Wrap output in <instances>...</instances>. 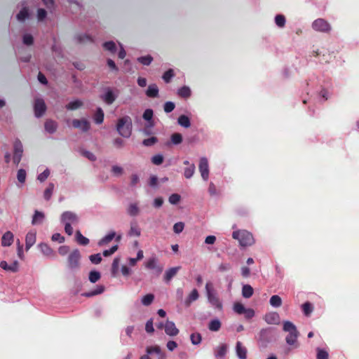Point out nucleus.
Masks as SVG:
<instances>
[{
    "label": "nucleus",
    "mask_w": 359,
    "mask_h": 359,
    "mask_svg": "<svg viewBox=\"0 0 359 359\" xmlns=\"http://www.w3.org/2000/svg\"><path fill=\"white\" fill-rule=\"evenodd\" d=\"M137 60L144 65H149L153 60V57L151 55L142 56L138 57Z\"/></svg>",
    "instance_id": "nucleus-50"
},
{
    "label": "nucleus",
    "mask_w": 359,
    "mask_h": 359,
    "mask_svg": "<svg viewBox=\"0 0 359 359\" xmlns=\"http://www.w3.org/2000/svg\"><path fill=\"white\" fill-rule=\"evenodd\" d=\"M181 266H175L167 270L164 275V280L165 282H169L174 276H176Z\"/></svg>",
    "instance_id": "nucleus-20"
},
{
    "label": "nucleus",
    "mask_w": 359,
    "mask_h": 359,
    "mask_svg": "<svg viewBox=\"0 0 359 359\" xmlns=\"http://www.w3.org/2000/svg\"><path fill=\"white\" fill-rule=\"evenodd\" d=\"M116 236V233L114 231H111L109 233H108L107 236H105L104 238H102L99 242L98 245L100 246L108 244L109 242H111L114 238Z\"/></svg>",
    "instance_id": "nucleus-31"
},
{
    "label": "nucleus",
    "mask_w": 359,
    "mask_h": 359,
    "mask_svg": "<svg viewBox=\"0 0 359 359\" xmlns=\"http://www.w3.org/2000/svg\"><path fill=\"white\" fill-rule=\"evenodd\" d=\"M104 291V286H103V285H97L95 290H94L93 291H90V292H86L83 295L86 297H93V296L100 294Z\"/></svg>",
    "instance_id": "nucleus-30"
},
{
    "label": "nucleus",
    "mask_w": 359,
    "mask_h": 359,
    "mask_svg": "<svg viewBox=\"0 0 359 359\" xmlns=\"http://www.w3.org/2000/svg\"><path fill=\"white\" fill-rule=\"evenodd\" d=\"M151 162L154 165H159L163 162V156L161 154L154 155L151 158Z\"/></svg>",
    "instance_id": "nucleus-59"
},
{
    "label": "nucleus",
    "mask_w": 359,
    "mask_h": 359,
    "mask_svg": "<svg viewBox=\"0 0 359 359\" xmlns=\"http://www.w3.org/2000/svg\"><path fill=\"white\" fill-rule=\"evenodd\" d=\"M76 241L81 245H87L89 243V239L83 236L80 231L76 232Z\"/></svg>",
    "instance_id": "nucleus-32"
},
{
    "label": "nucleus",
    "mask_w": 359,
    "mask_h": 359,
    "mask_svg": "<svg viewBox=\"0 0 359 359\" xmlns=\"http://www.w3.org/2000/svg\"><path fill=\"white\" fill-rule=\"evenodd\" d=\"M269 302L273 307L276 308L280 307L282 305L281 298L276 294L271 296Z\"/></svg>",
    "instance_id": "nucleus-36"
},
{
    "label": "nucleus",
    "mask_w": 359,
    "mask_h": 359,
    "mask_svg": "<svg viewBox=\"0 0 359 359\" xmlns=\"http://www.w3.org/2000/svg\"><path fill=\"white\" fill-rule=\"evenodd\" d=\"M41 252L46 257H54L55 252L46 243H41L39 245Z\"/></svg>",
    "instance_id": "nucleus-21"
},
{
    "label": "nucleus",
    "mask_w": 359,
    "mask_h": 359,
    "mask_svg": "<svg viewBox=\"0 0 359 359\" xmlns=\"http://www.w3.org/2000/svg\"><path fill=\"white\" fill-rule=\"evenodd\" d=\"M191 341L193 344H199L201 341L202 337L199 333H193L190 336Z\"/></svg>",
    "instance_id": "nucleus-52"
},
{
    "label": "nucleus",
    "mask_w": 359,
    "mask_h": 359,
    "mask_svg": "<svg viewBox=\"0 0 359 359\" xmlns=\"http://www.w3.org/2000/svg\"><path fill=\"white\" fill-rule=\"evenodd\" d=\"M175 107V104L174 102H166L164 104L163 109H164L165 112L170 113V112H171V111H172L174 110Z\"/></svg>",
    "instance_id": "nucleus-61"
},
{
    "label": "nucleus",
    "mask_w": 359,
    "mask_h": 359,
    "mask_svg": "<svg viewBox=\"0 0 359 359\" xmlns=\"http://www.w3.org/2000/svg\"><path fill=\"white\" fill-rule=\"evenodd\" d=\"M199 171L201 172L202 178L205 181H207L209 177V168L208 160L205 157H203L200 159Z\"/></svg>",
    "instance_id": "nucleus-9"
},
{
    "label": "nucleus",
    "mask_w": 359,
    "mask_h": 359,
    "mask_svg": "<svg viewBox=\"0 0 359 359\" xmlns=\"http://www.w3.org/2000/svg\"><path fill=\"white\" fill-rule=\"evenodd\" d=\"M146 352L148 354L156 353V355L162 352L161 348L158 346H147Z\"/></svg>",
    "instance_id": "nucleus-54"
},
{
    "label": "nucleus",
    "mask_w": 359,
    "mask_h": 359,
    "mask_svg": "<svg viewBox=\"0 0 359 359\" xmlns=\"http://www.w3.org/2000/svg\"><path fill=\"white\" fill-rule=\"evenodd\" d=\"M76 39L80 43H92L93 41L91 36L87 34H79L76 36Z\"/></svg>",
    "instance_id": "nucleus-41"
},
{
    "label": "nucleus",
    "mask_w": 359,
    "mask_h": 359,
    "mask_svg": "<svg viewBox=\"0 0 359 359\" xmlns=\"http://www.w3.org/2000/svg\"><path fill=\"white\" fill-rule=\"evenodd\" d=\"M328 353L319 348H317V359H328Z\"/></svg>",
    "instance_id": "nucleus-60"
},
{
    "label": "nucleus",
    "mask_w": 359,
    "mask_h": 359,
    "mask_svg": "<svg viewBox=\"0 0 359 359\" xmlns=\"http://www.w3.org/2000/svg\"><path fill=\"white\" fill-rule=\"evenodd\" d=\"M205 290L209 302L215 308L222 309V304L214 291V287L212 283L208 282L206 283Z\"/></svg>",
    "instance_id": "nucleus-5"
},
{
    "label": "nucleus",
    "mask_w": 359,
    "mask_h": 359,
    "mask_svg": "<svg viewBox=\"0 0 359 359\" xmlns=\"http://www.w3.org/2000/svg\"><path fill=\"white\" fill-rule=\"evenodd\" d=\"M83 106V102L79 100H76L72 102H70L68 104L66 105V109L68 110H76Z\"/></svg>",
    "instance_id": "nucleus-34"
},
{
    "label": "nucleus",
    "mask_w": 359,
    "mask_h": 359,
    "mask_svg": "<svg viewBox=\"0 0 359 359\" xmlns=\"http://www.w3.org/2000/svg\"><path fill=\"white\" fill-rule=\"evenodd\" d=\"M302 307L304 315L306 316H309L312 313L313 309L312 304L309 302L303 304Z\"/></svg>",
    "instance_id": "nucleus-44"
},
{
    "label": "nucleus",
    "mask_w": 359,
    "mask_h": 359,
    "mask_svg": "<svg viewBox=\"0 0 359 359\" xmlns=\"http://www.w3.org/2000/svg\"><path fill=\"white\" fill-rule=\"evenodd\" d=\"M154 116V111L151 109H147L144 111L143 114V118L147 121V124H149L150 128H153L154 126V121H153L152 118Z\"/></svg>",
    "instance_id": "nucleus-22"
},
{
    "label": "nucleus",
    "mask_w": 359,
    "mask_h": 359,
    "mask_svg": "<svg viewBox=\"0 0 359 359\" xmlns=\"http://www.w3.org/2000/svg\"><path fill=\"white\" fill-rule=\"evenodd\" d=\"M44 128L46 132H48L50 134L54 133L57 128V123L51 119H48L45 122Z\"/></svg>",
    "instance_id": "nucleus-18"
},
{
    "label": "nucleus",
    "mask_w": 359,
    "mask_h": 359,
    "mask_svg": "<svg viewBox=\"0 0 359 359\" xmlns=\"http://www.w3.org/2000/svg\"><path fill=\"white\" fill-rule=\"evenodd\" d=\"M28 17V11L26 8H22L17 15L18 20H25Z\"/></svg>",
    "instance_id": "nucleus-63"
},
{
    "label": "nucleus",
    "mask_w": 359,
    "mask_h": 359,
    "mask_svg": "<svg viewBox=\"0 0 359 359\" xmlns=\"http://www.w3.org/2000/svg\"><path fill=\"white\" fill-rule=\"evenodd\" d=\"M236 355L240 359L247 358V348L241 341H237L236 346Z\"/></svg>",
    "instance_id": "nucleus-16"
},
{
    "label": "nucleus",
    "mask_w": 359,
    "mask_h": 359,
    "mask_svg": "<svg viewBox=\"0 0 359 359\" xmlns=\"http://www.w3.org/2000/svg\"><path fill=\"white\" fill-rule=\"evenodd\" d=\"M146 95L149 97H156L158 96V88L156 84H150L146 91Z\"/></svg>",
    "instance_id": "nucleus-24"
},
{
    "label": "nucleus",
    "mask_w": 359,
    "mask_h": 359,
    "mask_svg": "<svg viewBox=\"0 0 359 359\" xmlns=\"http://www.w3.org/2000/svg\"><path fill=\"white\" fill-rule=\"evenodd\" d=\"M254 290L250 285H244L242 288V295L244 298H250L252 296Z\"/></svg>",
    "instance_id": "nucleus-29"
},
{
    "label": "nucleus",
    "mask_w": 359,
    "mask_h": 359,
    "mask_svg": "<svg viewBox=\"0 0 359 359\" xmlns=\"http://www.w3.org/2000/svg\"><path fill=\"white\" fill-rule=\"evenodd\" d=\"M13 147L14 154L13 161L15 164L18 165L21 161L23 153L22 144L20 140H17L15 141Z\"/></svg>",
    "instance_id": "nucleus-8"
},
{
    "label": "nucleus",
    "mask_w": 359,
    "mask_h": 359,
    "mask_svg": "<svg viewBox=\"0 0 359 359\" xmlns=\"http://www.w3.org/2000/svg\"><path fill=\"white\" fill-rule=\"evenodd\" d=\"M13 242V234L11 231H6L2 236L1 245L3 246H10Z\"/></svg>",
    "instance_id": "nucleus-23"
},
{
    "label": "nucleus",
    "mask_w": 359,
    "mask_h": 359,
    "mask_svg": "<svg viewBox=\"0 0 359 359\" xmlns=\"http://www.w3.org/2000/svg\"><path fill=\"white\" fill-rule=\"evenodd\" d=\"M128 213L130 216H136L139 213V208L137 207V204L132 203L129 205L128 208Z\"/></svg>",
    "instance_id": "nucleus-46"
},
{
    "label": "nucleus",
    "mask_w": 359,
    "mask_h": 359,
    "mask_svg": "<svg viewBox=\"0 0 359 359\" xmlns=\"http://www.w3.org/2000/svg\"><path fill=\"white\" fill-rule=\"evenodd\" d=\"M181 199V196L177 194H172L169 197V202L171 204L176 205L177 204Z\"/></svg>",
    "instance_id": "nucleus-62"
},
{
    "label": "nucleus",
    "mask_w": 359,
    "mask_h": 359,
    "mask_svg": "<svg viewBox=\"0 0 359 359\" xmlns=\"http://www.w3.org/2000/svg\"><path fill=\"white\" fill-rule=\"evenodd\" d=\"M177 94L183 98H188L191 95V90L188 86H183L178 90Z\"/></svg>",
    "instance_id": "nucleus-35"
},
{
    "label": "nucleus",
    "mask_w": 359,
    "mask_h": 359,
    "mask_svg": "<svg viewBox=\"0 0 359 359\" xmlns=\"http://www.w3.org/2000/svg\"><path fill=\"white\" fill-rule=\"evenodd\" d=\"M220 327H221V323L217 319L211 320L208 325L209 330L211 331H213V332L218 331L220 329Z\"/></svg>",
    "instance_id": "nucleus-39"
},
{
    "label": "nucleus",
    "mask_w": 359,
    "mask_h": 359,
    "mask_svg": "<svg viewBox=\"0 0 359 359\" xmlns=\"http://www.w3.org/2000/svg\"><path fill=\"white\" fill-rule=\"evenodd\" d=\"M170 138L172 143L174 144H179L182 142V135L178 133H173Z\"/></svg>",
    "instance_id": "nucleus-49"
},
{
    "label": "nucleus",
    "mask_w": 359,
    "mask_h": 359,
    "mask_svg": "<svg viewBox=\"0 0 359 359\" xmlns=\"http://www.w3.org/2000/svg\"><path fill=\"white\" fill-rule=\"evenodd\" d=\"M178 123L184 128H189L191 126L190 119L186 115H181L179 116L177 119Z\"/></svg>",
    "instance_id": "nucleus-33"
},
{
    "label": "nucleus",
    "mask_w": 359,
    "mask_h": 359,
    "mask_svg": "<svg viewBox=\"0 0 359 359\" xmlns=\"http://www.w3.org/2000/svg\"><path fill=\"white\" fill-rule=\"evenodd\" d=\"M81 255L78 249L72 250L68 255L67 266L72 271L78 270L80 268Z\"/></svg>",
    "instance_id": "nucleus-4"
},
{
    "label": "nucleus",
    "mask_w": 359,
    "mask_h": 359,
    "mask_svg": "<svg viewBox=\"0 0 359 359\" xmlns=\"http://www.w3.org/2000/svg\"><path fill=\"white\" fill-rule=\"evenodd\" d=\"M245 309V306L240 302H236L233 304V311L238 314H243Z\"/></svg>",
    "instance_id": "nucleus-51"
},
{
    "label": "nucleus",
    "mask_w": 359,
    "mask_h": 359,
    "mask_svg": "<svg viewBox=\"0 0 359 359\" xmlns=\"http://www.w3.org/2000/svg\"><path fill=\"white\" fill-rule=\"evenodd\" d=\"M94 121L97 124H100L104 121V112L101 108H98L94 116Z\"/></svg>",
    "instance_id": "nucleus-40"
},
{
    "label": "nucleus",
    "mask_w": 359,
    "mask_h": 359,
    "mask_svg": "<svg viewBox=\"0 0 359 359\" xmlns=\"http://www.w3.org/2000/svg\"><path fill=\"white\" fill-rule=\"evenodd\" d=\"M26 176H27L26 171L24 169H20L18 171L17 178H18V180L19 181V182L24 183L26 180Z\"/></svg>",
    "instance_id": "nucleus-56"
},
{
    "label": "nucleus",
    "mask_w": 359,
    "mask_h": 359,
    "mask_svg": "<svg viewBox=\"0 0 359 359\" xmlns=\"http://www.w3.org/2000/svg\"><path fill=\"white\" fill-rule=\"evenodd\" d=\"M36 243V233L28 232L25 237V248L28 250Z\"/></svg>",
    "instance_id": "nucleus-17"
},
{
    "label": "nucleus",
    "mask_w": 359,
    "mask_h": 359,
    "mask_svg": "<svg viewBox=\"0 0 359 359\" xmlns=\"http://www.w3.org/2000/svg\"><path fill=\"white\" fill-rule=\"evenodd\" d=\"M312 27L314 30L321 32L328 33L331 30L330 23L323 18H318L312 23Z\"/></svg>",
    "instance_id": "nucleus-6"
},
{
    "label": "nucleus",
    "mask_w": 359,
    "mask_h": 359,
    "mask_svg": "<svg viewBox=\"0 0 359 359\" xmlns=\"http://www.w3.org/2000/svg\"><path fill=\"white\" fill-rule=\"evenodd\" d=\"M89 259L90 260V262L93 264H100L102 262V257H101V255L100 253L91 255L89 257Z\"/></svg>",
    "instance_id": "nucleus-57"
},
{
    "label": "nucleus",
    "mask_w": 359,
    "mask_h": 359,
    "mask_svg": "<svg viewBox=\"0 0 359 359\" xmlns=\"http://www.w3.org/2000/svg\"><path fill=\"white\" fill-rule=\"evenodd\" d=\"M54 184L49 183L48 187L45 189L43 193V197L46 201H49L52 196L53 189H54Z\"/></svg>",
    "instance_id": "nucleus-38"
},
{
    "label": "nucleus",
    "mask_w": 359,
    "mask_h": 359,
    "mask_svg": "<svg viewBox=\"0 0 359 359\" xmlns=\"http://www.w3.org/2000/svg\"><path fill=\"white\" fill-rule=\"evenodd\" d=\"M44 214L40 211L36 210L32 217V224L33 225L41 224L44 219Z\"/></svg>",
    "instance_id": "nucleus-28"
},
{
    "label": "nucleus",
    "mask_w": 359,
    "mask_h": 359,
    "mask_svg": "<svg viewBox=\"0 0 359 359\" xmlns=\"http://www.w3.org/2000/svg\"><path fill=\"white\" fill-rule=\"evenodd\" d=\"M100 278H101V274H100V273L99 271H91L89 273L88 278H89V280L92 283H96L97 281H98L100 279Z\"/></svg>",
    "instance_id": "nucleus-42"
},
{
    "label": "nucleus",
    "mask_w": 359,
    "mask_h": 359,
    "mask_svg": "<svg viewBox=\"0 0 359 359\" xmlns=\"http://www.w3.org/2000/svg\"><path fill=\"white\" fill-rule=\"evenodd\" d=\"M72 126L75 128L81 129L83 132H87L90 128V123L86 119H74Z\"/></svg>",
    "instance_id": "nucleus-11"
},
{
    "label": "nucleus",
    "mask_w": 359,
    "mask_h": 359,
    "mask_svg": "<svg viewBox=\"0 0 359 359\" xmlns=\"http://www.w3.org/2000/svg\"><path fill=\"white\" fill-rule=\"evenodd\" d=\"M103 47L105 50L110 51L111 53H115L116 50V44L114 41H107L103 43Z\"/></svg>",
    "instance_id": "nucleus-47"
},
{
    "label": "nucleus",
    "mask_w": 359,
    "mask_h": 359,
    "mask_svg": "<svg viewBox=\"0 0 359 359\" xmlns=\"http://www.w3.org/2000/svg\"><path fill=\"white\" fill-rule=\"evenodd\" d=\"M116 129L120 135L123 137H129L132 133V120L128 116L118 119Z\"/></svg>",
    "instance_id": "nucleus-2"
},
{
    "label": "nucleus",
    "mask_w": 359,
    "mask_h": 359,
    "mask_svg": "<svg viewBox=\"0 0 359 359\" xmlns=\"http://www.w3.org/2000/svg\"><path fill=\"white\" fill-rule=\"evenodd\" d=\"M275 22L279 27H283L285 25V18L283 15H277L275 18Z\"/></svg>",
    "instance_id": "nucleus-53"
},
{
    "label": "nucleus",
    "mask_w": 359,
    "mask_h": 359,
    "mask_svg": "<svg viewBox=\"0 0 359 359\" xmlns=\"http://www.w3.org/2000/svg\"><path fill=\"white\" fill-rule=\"evenodd\" d=\"M283 331L288 332L285 337L286 343L290 346H293L294 348H297L299 344L297 343V338L299 332L296 326L290 321H285L283 327Z\"/></svg>",
    "instance_id": "nucleus-1"
},
{
    "label": "nucleus",
    "mask_w": 359,
    "mask_h": 359,
    "mask_svg": "<svg viewBox=\"0 0 359 359\" xmlns=\"http://www.w3.org/2000/svg\"><path fill=\"white\" fill-rule=\"evenodd\" d=\"M102 99L107 104H111L116 100V96L112 90H108L107 93L102 97Z\"/></svg>",
    "instance_id": "nucleus-26"
},
{
    "label": "nucleus",
    "mask_w": 359,
    "mask_h": 359,
    "mask_svg": "<svg viewBox=\"0 0 359 359\" xmlns=\"http://www.w3.org/2000/svg\"><path fill=\"white\" fill-rule=\"evenodd\" d=\"M227 351L226 344H222L215 350V355L217 358L223 359Z\"/></svg>",
    "instance_id": "nucleus-27"
},
{
    "label": "nucleus",
    "mask_w": 359,
    "mask_h": 359,
    "mask_svg": "<svg viewBox=\"0 0 359 359\" xmlns=\"http://www.w3.org/2000/svg\"><path fill=\"white\" fill-rule=\"evenodd\" d=\"M184 165H187L184 170V176L187 179H190L195 172V165L189 163V161H184Z\"/></svg>",
    "instance_id": "nucleus-15"
},
{
    "label": "nucleus",
    "mask_w": 359,
    "mask_h": 359,
    "mask_svg": "<svg viewBox=\"0 0 359 359\" xmlns=\"http://www.w3.org/2000/svg\"><path fill=\"white\" fill-rule=\"evenodd\" d=\"M154 299V295L152 294H147L142 299V304L144 306H149Z\"/></svg>",
    "instance_id": "nucleus-45"
},
{
    "label": "nucleus",
    "mask_w": 359,
    "mask_h": 359,
    "mask_svg": "<svg viewBox=\"0 0 359 359\" xmlns=\"http://www.w3.org/2000/svg\"><path fill=\"white\" fill-rule=\"evenodd\" d=\"M111 172L116 177L121 176L123 173V169L118 165H113L111 167Z\"/></svg>",
    "instance_id": "nucleus-58"
},
{
    "label": "nucleus",
    "mask_w": 359,
    "mask_h": 359,
    "mask_svg": "<svg viewBox=\"0 0 359 359\" xmlns=\"http://www.w3.org/2000/svg\"><path fill=\"white\" fill-rule=\"evenodd\" d=\"M46 105L44 100L41 98H36L34 101V110L35 116L39 118L42 116L46 111Z\"/></svg>",
    "instance_id": "nucleus-7"
},
{
    "label": "nucleus",
    "mask_w": 359,
    "mask_h": 359,
    "mask_svg": "<svg viewBox=\"0 0 359 359\" xmlns=\"http://www.w3.org/2000/svg\"><path fill=\"white\" fill-rule=\"evenodd\" d=\"M164 329L165 333L169 336H176L179 333V330L172 321L167 320Z\"/></svg>",
    "instance_id": "nucleus-12"
},
{
    "label": "nucleus",
    "mask_w": 359,
    "mask_h": 359,
    "mask_svg": "<svg viewBox=\"0 0 359 359\" xmlns=\"http://www.w3.org/2000/svg\"><path fill=\"white\" fill-rule=\"evenodd\" d=\"M145 266L149 269L155 270L157 275L161 274L163 269V266L157 264V259L156 257L149 259L145 264Z\"/></svg>",
    "instance_id": "nucleus-10"
},
{
    "label": "nucleus",
    "mask_w": 359,
    "mask_h": 359,
    "mask_svg": "<svg viewBox=\"0 0 359 359\" xmlns=\"http://www.w3.org/2000/svg\"><path fill=\"white\" fill-rule=\"evenodd\" d=\"M184 227V224L183 222H177L174 224L173 231L176 233H180L183 231Z\"/></svg>",
    "instance_id": "nucleus-64"
},
{
    "label": "nucleus",
    "mask_w": 359,
    "mask_h": 359,
    "mask_svg": "<svg viewBox=\"0 0 359 359\" xmlns=\"http://www.w3.org/2000/svg\"><path fill=\"white\" fill-rule=\"evenodd\" d=\"M0 267L5 271L15 273L19 269V264L18 261H14L11 264L8 265L6 261L0 262Z\"/></svg>",
    "instance_id": "nucleus-13"
},
{
    "label": "nucleus",
    "mask_w": 359,
    "mask_h": 359,
    "mask_svg": "<svg viewBox=\"0 0 359 359\" xmlns=\"http://www.w3.org/2000/svg\"><path fill=\"white\" fill-rule=\"evenodd\" d=\"M61 219L63 222L76 223L78 222V217L76 215L72 212L67 211L62 215Z\"/></svg>",
    "instance_id": "nucleus-14"
},
{
    "label": "nucleus",
    "mask_w": 359,
    "mask_h": 359,
    "mask_svg": "<svg viewBox=\"0 0 359 359\" xmlns=\"http://www.w3.org/2000/svg\"><path fill=\"white\" fill-rule=\"evenodd\" d=\"M199 297L198 290L196 289H194L189 294V295L187 297V298L185 300V305L187 306H189L190 304L198 299Z\"/></svg>",
    "instance_id": "nucleus-25"
},
{
    "label": "nucleus",
    "mask_w": 359,
    "mask_h": 359,
    "mask_svg": "<svg viewBox=\"0 0 359 359\" xmlns=\"http://www.w3.org/2000/svg\"><path fill=\"white\" fill-rule=\"evenodd\" d=\"M233 238L238 240L243 247L252 245L255 243L252 234L247 230H238L232 233Z\"/></svg>",
    "instance_id": "nucleus-3"
},
{
    "label": "nucleus",
    "mask_w": 359,
    "mask_h": 359,
    "mask_svg": "<svg viewBox=\"0 0 359 359\" xmlns=\"http://www.w3.org/2000/svg\"><path fill=\"white\" fill-rule=\"evenodd\" d=\"M175 73L172 69H169L167 70L163 75L162 78L163 81L168 83L170 82L171 79L174 77Z\"/></svg>",
    "instance_id": "nucleus-43"
},
{
    "label": "nucleus",
    "mask_w": 359,
    "mask_h": 359,
    "mask_svg": "<svg viewBox=\"0 0 359 359\" xmlns=\"http://www.w3.org/2000/svg\"><path fill=\"white\" fill-rule=\"evenodd\" d=\"M119 266V259L115 258L113 261L112 266H111V274L114 277L116 276V273L118 270Z\"/></svg>",
    "instance_id": "nucleus-55"
},
{
    "label": "nucleus",
    "mask_w": 359,
    "mask_h": 359,
    "mask_svg": "<svg viewBox=\"0 0 359 359\" xmlns=\"http://www.w3.org/2000/svg\"><path fill=\"white\" fill-rule=\"evenodd\" d=\"M130 236H140L141 234L140 229L136 223H131L129 231Z\"/></svg>",
    "instance_id": "nucleus-37"
},
{
    "label": "nucleus",
    "mask_w": 359,
    "mask_h": 359,
    "mask_svg": "<svg viewBox=\"0 0 359 359\" xmlns=\"http://www.w3.org/2000/svg\"><path fill=\"white\" fill-rule=\"evenodd\" d=\"M158 142V139L156 137H151L147 139H144L142 141V144L145 147H151Z\"/></svg>",
    "instance_id": "nucleus-48"
},
{
    "label": "nucleus",
    "mask_w": 359,
    "mask_h": 359,
    "mask_svg": "<svg viewBox=\"0 0 359 359\" xmlns=\"http://www.w3.org/2000/svg\"><path fill=\"white\" fill-rule=\"evenodd\" d=\"M264 320L268 324H278L279 321V316L277 313H269L265 315L264 316Z\"/></svg>",
    "instance_id": "nucleus-19"
}]
</instances>
